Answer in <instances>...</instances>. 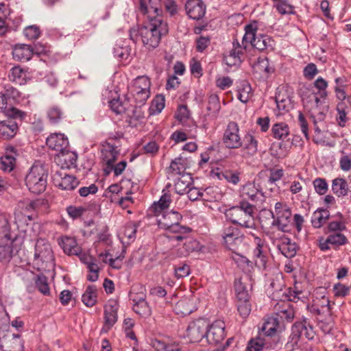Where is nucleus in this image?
Returning a JSON list of instances; mask_svg holds the SVG:
<instances>
[{
  "mask_svg": "<svg viewBox=\"0 0 351 351\" xmlns=\"http://www.w3.org/2000/svg\"><path fill=\"white\" fill-rule=\"evenodd\" d=\"M172 199L168 193H164L158 202H154L150 207L152 212L158 218V226L160 229L167 231L165 236L171 240L182 241L185 239L184 234H188L191 229L181 226L182 219L181 214L177 211H165L169 208Z\"/></svg>",
  "mask_w": 351,
  "mask_h": 351,
  "instance_id": "obj_1",
  "label": "nucleus"
},
{
  "mask_svg": "<svg viewBox=\"0 0 351 351\" xmlns=\"http://www.w3.org/2000/svg\"><path fill=\"white\" fill-rule=\"evenodd\" d=\"M169 28L165 21L156 19L146 21L138 29V35L143 45L148 49L157 47L162 36L167 34Z\"/></svg>",
  "mask_w": 351,
  "mask_h": 351,
  "instance_id": "obj_2",
  "label": "nucleus"
},
{
  "mask_svg": "<svg viewBox=\"0 0 351 351\" xmlns=\"http://www.w3.org/2000/svg\"><path fill=\"white\" fill-rule=\"evenodd\" d=\"M54 256L49 243L43 239L37 240L31 265L38 271H45L53 266Z\"/></svg>",
  "mask_w": 351,
  "mask_h": 351,
  "instance_id": "obj_3",
  "label": "nucleus"
},
{
  "mask_svg": "<svg viewBox=\"0 0 351 351\" xmlns=\"http://www.w3.org/2000/svg\"><path fill=\"white\" fill-rule=\"evenodd\" d=\"M252 213V206L245 201H242L239 206H233L226 210L225 215L226 219L233 223L239 224L246 228L253 229L255 227V223Z\"/></svg>",
  "mask_w": 351,
  "mask_h": 351,
  "instance_id": "obj_4",
  "label": "nucleus"
},
{
  "mask_svg": "<svg viewBox=\"0 0 351 351\" xmlns=\"http://www.w3.org/2000/svg\"><path fill=\"white\" fill-rule=\"evenodd\" d=\"M47 177V171L45 167L36 163L25 177V184L32 193L40 194L46 189Z\"/></svg>",
  "mask_w": 351,
  "mask_h": 351,
  "instance_id": "obj_5",
  "label": "nucleus"
},
{
  "mask_svg": "<svg viewBox=\"0 0 351 351\" xmlns=\"http://www.w3.org/2000/svg\"><path fill=\"white\" fill-rule=\"evenodd\" d=\"M38 205L36 201H22L18 203L14 213V222L19 229L23 230L36 217Z\"/></svg>",
  "mask_w": 351,
  "mask_h": 351,
  "instance_id": "obj_6",
  "label": "nucleus"
},
{
  "mask_svg": "<svg viewBox=\"0 0 351 351\" xmlns=\"http://www.w3.org/2000/svg\"><path fill=\"white\" fill-rule=\"evenodd\" d=\"M245 33L243 37L242 43H249L253 47L259 51L272 48L274 40L267 35H256L257 24L256 23L247 25L245 27Z\"/></svg>",
  "mask_w": 351,
  "mask_h": 351,
  "instance_id": "obj_7",
  "label": "nucleus"
},
{
  "mask_svg": "<svg viewBox=\"0 0 351 351\" xmlns=\"http://www.w3.org/2000/svg\"><path fill=\"white\" fill-rule=\"evenodd\" d=\"M150 80L145 75L138 76L134 79L130 90L136 103L143 104L150 96Z\"/></svg>",
  "mask_w": 351,
  "mask_h": 351,
  "instance_id": "obj_8",
  "label": "nucleus"
},
{
  "mask_svg": "<svg viewBox=\"0 0 351 351\" xmlns=\"http://www.w3.org/2000/svg\"><path fill=\"white\" fill-rule=\"evenodd\" d=\"M7 219L0 215V261L9 260L12 253V241Z\"/></svg>",
  "mask_w": 351,
  "mask_h": 351,
  "instance_id": "obj_9",
  "label": "nucleus"
},
{
  "mask_svg": "<svg viewBox=\"0 0 351 351\" xmlns=\"http://www.w3.org/2000/svg\"><path fill=\"white\" fill-rule=\"evenodd\" d=\"M117 155V151L112 146L110 145V144L104 147L102 149L103 160L106 162L107 165L105 171L107 173L113 171L114 175L117 176L121 175L125 170L127 162L125 161H121L114 165V162L116 160Z\"/></svg>",
  "mask_w": 351,
  "mask_h": 351,
  "instance_id": "obj_10",
  "label": "nucleus"
},
{
  "mask_svg": "<svg viewBox=\"0 0 351 351\" xmlns=\"http://www.w3.org/2000/svg\"><path fill=\"white\" fill-rule=\"evenodd\" d=\"M0 328V350L3 351H23V343L19 335L10 333Z\"/></svg>",
  "mask_w": 351,
  "mask_h": 351,
  "instance_id": "obj_11",
  "label": "nucleus"
},
{
  "mask_svg": "<svg viewBox=\"0 0 351 351\" xmlns=\"http://www.w3.org/2000/svg\"><path fill=\"white\" fill-rule=\"evenodd\" d=\"M247 45H242L237 40L232 47L223 53V61L229 66H239L244 60Z\"/></svg>",
  "mask_w": 351,
  "mask_h": 351,
  "instance_id": "obj_12",
  "label": "nucleus"
},
{
  "mask_svg": "<svg viewBox=\"0 0 351 351\" xmlns=\"http://www.w3.org/2000/svg\"><path fill=\"white\" fill-rule=\"evenodd\" d=\"M223 143L227 148L239 149L243 146V140L237 123L230 122L224 131Z\"/></svg>",
  "mask_w": 351,
  "mask_h": 351,
  "instance_id": "obj_13",
  "label": "nucleus"
},
{
  "mask_svg": "<svg viewBox=\"0 0 351 351\" xmlns=\"http://www.w3.org/2000/svg\"><path fill=\"white\" fill-rule=\"evenodd\" d=\"M271 213L274 218L276 217L273 224L277 226L278 229L282 232L287 231L291 216V212L289 206L285 203L277 202L275 204L274 212Z\"/></svg>",
  "mask_w": 351,
  "mask_h": 351,
  "instance_id": "obj_14",
  "label": "nucleus"
},
{
  "mask_svg": "<svg viewBox=\"0 0 351 351\" xmlns=\"http://www.w3.org/2000/svg\"><path fill=\"white\" fill-rule=\"evenodd\" d=\"M140 11L146 15L147 21H164L160 0H140Z\"/></svg>",
  "mask_w": 351,
  "mask_h": 351,
  "instance_id": "obj_15",
  "label": "nucleus"
},
{
  "mask_svg": "<svg viewBox=\"0 0 351 351\" xmlns=\"http://www.w3.org/2000/svg\"><path fill=\"white\" fill-rule=\"evenodd\" d=\"M226 324L222 320L215 321L206 330V341L210 345H217L225 337Z\"/></svg>",
  "mask_w": 351,
  "mask_h": 351,
  "instance_id": "obj_16",
  "label": "nucleus"
},
{
  "mask_svg": "<svg viewBox=\"0 0 351 351\" xmlns=\"http://www.w3.org/2000/svg\"><path fill=\"white\" fill-rule=\"evenodd\" d=\"M208 323L199 319L189 324L186 329V336L192 343L199 342L205 337Z\"/></svg>",
  "mask_w": 351,
  "mask_h": 351,
  "instance_id": "obj_17",
  "label": "nucleus"
},
{
  "mask_svg": "<svg viewBox=\"0 0 351 351\" xmlns=\"http://www.w3.org/2000/svg\"><path fill=\"white\" fill-rule=\"evenodd\" d=\"M118 309L119 303L115 300H109L104 305V325L102 328L103 330L107 332L117 322Z\"/></svg>",
  "mask_w": 351,
  "mask_h": 351,
  "instance_id": "obj_18",
  "label": "nucleus"
},
{
  "mask_svg": "<svg viewBox=\"0 0 351 351\" xmlns=\"http://www.w3.org/2000/svg\"><path fill=\"white\" fill-rule=\"evenodd\" d=\"M325 289L320 288L313 296L312 311L320 313L330 314V305L328 298L325 295Z\"/></svg>",
  "mask_w": 351,
  "mask_h": 351,
  "instance_id": "obj_19",
  "label": "nucleus"
},
{
  "mask_svg": "<svg viewBox=\"0 0 351 351\" xmlns=\"http://www.w3.org/2000/svg\"><path fill=\"white\" fill-rule=\"evenodd\" d=\"M53 183L63 190H73L79 184L75 177L62 171H56L53 176Z\"/></svg>",
  "mask_w": 351,
  "mask_h": 351,
  "instance_id": "obj_20",
  "label": "nucleus"
},
{
  "mask_svg": "<svg viewBox=\"0 0 351 351\" xmlns=\"http://www.w3.org/2000/svg\"><path fill=\"white\" fill-rule=\"evenodd\" d=\"M301 97L304 106L308 108L309 111L311 112L312 116L314 117L321 102V97L319 94L306 89L305 90H302Z\"/></svg>",
  "mask_w": 351,
  "mask_h": 351,
  "instance_id": "obj_21",
  "label": "nucleus"
},
{
  "mask_svg": "<svg viewBox=\"0 0 351 351\" xmlns=\"http://www.w3.org/2000/svg\"><path fill=\"white\" fill-rule=\"evenodd\" d=\"M47 146L58 152L65 151L69 147L67 137L62 133L51 134L46 140Z\"/></svg>",
  "mask_w": 351,
  "mask_h": 351,
  "instance_id": "obj_22",
  "label": "nucleus"
},
{
  "mask_svg": "<svg viewBox=\"0 0 351 351\" xmlns=\"http://www.w3.org/2000/svg\"><path fill=\"white\" fill-rule=\"evenodd\" d=\"M185 9L189 16L194 20L201 19L206 12V5L201 0H189Z\"/></svg>",
  "mask_w": 351,
  "mask_h": 351,
  "instance_id": "obj_23",
  "label": "nucleus"
},
{
  "mask_svg": "<svg viewBox=\"0 0 351 351\" xmlns=\"http://www.w3.org/2000/svg\"><path fill=\"white\" fill-rule=\"evenodd\" d=\"M222 237L224 245L230 250H232L241 241L239 230L232 226L224 228Z\"/></svg>",
  "mask_w": 351,
  "mask_h": 351,
  "instance_id": "obj_24",
  "label": "nucleus"
},
{
  "mask_svg": "<svg viewBox=\"0 0 351 351\" xmlns=\"http://www.w3.org/2000/svg\"><path fill=\"white\" fill-rule=\"evenodd\" d=\"M243 156L251 157L258 152V138L252 133H247L243 141Z\"/></svg>",
  "mask_w": 351,
  "mask_h": 351,
  "instance_id": "obj_25",
  "label": "nucleus"
},
{
  "mask_svg": "<svg viewBox=\"0 0 351 351\" xmlns=\"http://www.w3.org/2000/svg\"><path fill=\"white\" fill-rule=\"evenodd\" d=\"M282 327L281 326L278 317H269L266 318L264 323L261 328V332L265 336L272 337L277 332L282 330Z\"/></svg>",
  "mask_w": 351,
  "mask_h": 351,
  "instance_id": "obj_26",
  "label": "nucleus"
},
{
  "mask_svg": "<svg viewBox=\"0 0 351 351\" xmlns=\"http://www.w3.org/2000/svg\"><path fill=\"white\" fill-rule=\"evenodd\" d=\"M59 244L64 252L69 255H76L80 257L81 254V247L77 245L75 239L69 237H63L60 241Z\"/></svg>",
  "mask_w": 351,
  "mask_h": 351,
  "instance_id": "obj_27",
  "label": "nucleus"
},
{
  "mask_svg": "<svg viewBox=\"0 0 351 351\" xmlns=\"http://www.w3.org/2000/svg\"><path fill=\"white\" fill-rule=\"evenodd\" d=\"M33 54V48L28 45H16L12 50L14 58L19 61H28L31 59Z\"/></svg>",
  "mask_w": 351,
  "mask_h": 351,
  "instance_id": "obj_28",
  "label": "nucleus"
},
{
  "mask_svg": "<svg viewBox=\"0 0 351 351\" xmlns=\"http://www.w3.org/2000/svg\"><path fill=\"white\" fill-rule=\"evenodd\" d=\"M56 160L62 169H69L75 165L77 156L74 152L65 151L59 152Z\"/></svg>",
  "mask_w": 351,
  "mask_h": 351,
  "instance_id": "obj_29",
  "label": "nucleus"
},
{
  "mask_svg": "<svg viewBox=\"0 0 351 351\" xmlns=\"http://www.w3.org/2000/svg\"><path fill=\"white\" fill-rule=\"evenodd\" d=\"M132 300L134 302L133 310L136 313L143 317L151 315V309L145 300L144 295H135Z\"/></svg>",
  "mask_w": 351,
  "mask_h": 351,
  "instance_id": "obj_30",
  "label": "nucleus"
},
{
  "mask_svg": "<svg viewBox=\"0 0 351 351\" xmlns=\"http://www.w3.org/2000/svg\"><path fill=\"white\" fill-rule=\"evenodd\" d=\"M0 112H3L6 116L14 119H21L24 116L22 111L8 106V97L2 93H0Z\"/></svg>",
  "mask_w": 351,
  "mask_h": 351,
  "instance_id": "obj_31",
  "label": "nucleus"
},
{
  "mask_svg": "<svg viewBox=\"0 0 351 351\" xmlns=\"http://www.w3.org/2000/svg\"><path fill=\"white\" fill-rule=\"evenodd\" d=\"M15 152L14 147L6 149L4 156L0 158V169L3 171L10 172L15 165Z\"/></svg>",
  "mask_w": 351,
  "mask_h": 351,
  "instance_id": "obj_32",
  "label": "nucleus"
},
{
  "mask_svg": "<svg viewBox=\"0 0 351 351\" xmlns=\"http://www.w3.org/2000/svg\"><path fill=\"white\" fill-rule=\"evenodd\" d=\"M254 242L256 245L253 252L255 258V265L260 269H264L266 267L267 258L263 250V242L258 237L254 238Z\"/></svg>",
  "mask_w": 351,
  "mask_h": 351,
  "instance_id": "obj_33",
  "label": "nucleus"
},
{
  "mask_svg": "<svg viewBox=\"0 0 351 351\" xmlns=\"http://www.w3.org/2000/svg\"><path fill=\"white\" fill-rule=\"evenodd\" d=\"M18 129V125L14 120L0 121V136L8 139L14 136Z\"/></svg>",
  "mask_w": 351,
  "mask_h": 351,
  "instance_id": "obj_34",
  "label": "nucleus"
},
{
  "mask_svg": "<svg viewBox=\"0 0 351 351\" xmlns=\"http://www.w3.org/2000/svg\"><path fill=\"white\" fill-rule=\"evenodd\" d=\"M278 249L287 258H292L296 254V246L295 243H291L290 239L287 237H282L280 241L276 243Z\"/></svg>",
  "mask_w": 351,
  "mask_h": 351,
  "instance_id": "obj_35",
  "label": "nucleus"
},
{
  "mask_svg": "<svg viewBox=\"0 0 351 351\" xmlns=\"http://www.w3.org/2000/svg\"><path fill=\"white\" fill-rule=\"evenodd\" d=\"M10 81L17 84L22 85L26 83L27 72L20 66H16L12 68L8 75Z\"/></svg>",
  "mask_w": 351,
  "mask_h": 351,
  "instance_id": "obj_36",
  "label": "nucleus"
},
{
  "mask_svg": "<svg viewBox=\"0 0 351 351\" xmlns=\"http://www.w3.org/2000/svg\"><path fill=\"white\" fill-rule=\"evenodd\" d=\"M97 289L95 285H89L82 296V302L88 307H92L97 303Z\"/></svg>",
  "mask_w": 351,
  "mask_h": 351,
  "instance_id": "obj_37",
  "label": "nucleus"
},
{
  "mask_svg": "<svg viewBox=\"0 0 351 351\" xmlns=\"http://www.w3.org/2000/svg\"><path fill=\"white\" fill-rule=\"evenodd\" d=\"M241 197L243 201L250 199L252 201L256 200L260 192L256 187L254 183L249 182L243 186L241 189Z\"/></svg>",
  "mask_w": 351,
  "mask_h": 351,
  "instance_id": "obj_38",
  "label": "nucleus"
},
{
  "mask_svg": "<svg viewBox=\"0 0 351 351\" xmlns=\"http://www.w3.org/2000/svg\"><path fill=\"white\" fill-rule=\"evenodd\" d=\"M329 217L330 214L327 210L321 209L316 210L314 212L311 219L313 226L315 228H321L326 223Z\"/></svg>",
  "mask_w": 351,
  "mask_h": 351,
  "instance_id": "obj_39",
  "label": "nucleus"
},
{
  "mask_svg": "<svg viewBox=\"0 0 351 351\" xmlns=\"http://www.w3.org/2000/svg\"><path fill=\"white\" fill-rule=\"evenodd\" d=\"M152 344L157 351H182L179 344L176 343H166L155 339Z\"/></svg>",
  "mask_w": 351,
  "mask_h": 351,
  "instance_id": "obj_40",
  "label": "nucleus"
},
{
  "mask_svg": "<svg viewBox=\"0 0 351 351\" xmlns=\"http://www.w3.org/2000/svg\"><path fill=\"white\" fill-rule=\"evenodd\" d=\"M188 167V162L186 158L178 157L175 158L171 162L169 169L174 174H181L185 171Z\"/></svg>",
  "mask_w": 351,
  "mask_h": 351,
  "instance_id": "obj_41",
  "label": "nucleus"
},
{
  "mask_svg": "<svg viewBox=\"0 0 351 351\" xmlns=\"http://www.w3.org/2000/svg\"><path fill=\"white\" fill-rule=\"evenodd\" d=\"M47 115L50 123L57 124L63 118L64 112L60 107L53 106L47 110Z\"/></svg>",
  "mask_w": 351,
  "mask_h": 351,
  "instance_id": "obj_42",
  "label": "nucleus"
},
{
  "mask_svg": "<svg viewBox=\"0 0 351 351\" xmlns=\"http://www.w3.org/2000/svg\"><path fill=\"white\" fill-rule=\"evenodd\" d=\"M332 190L339 197L344 196L348 191L347 182L342 178H336L332 181Z\"/></svg>",
  "mask_w": 351,
  "mask_h": 351,
  "instance_id": "obj_43",
  "label": "nucleus"
},
{
  "mask_svg": "<svg viewBox=\"0 0 351 351\" xmlns=\"http://www.w3.org/2000/svg\"><path fill=\"white\" fill-rule=\"evenodd\" d=\"M165 106V97L162 95H156L152 100L149 108L150 114H156L161 112Z\"/></svg>",
  "mask_w": 351,
  "mask_h": 351,
  "instance_id": "obj_44",
  "label": "nucleus"
},
{
  "mask_svg": "<svg viewBox=\"0 0 351 351\" xmlns=\"http://www.w3.org/2000/svg\"><path fill=\"white\" fill-rule=\"evenodd\" d=\"M272 132L276 138L282 139L289 134V127L286 123H276L272 127Z\"/></svg>",
  "mask_w": 351,
  "mask_h": 351,
  "instance_id": "obj_45",
  "label": "nucleus"
},
{
  "mask_svg": "<svg viewBox=\"0 0 351 351\" xmlns=\"http://www.w3.org/2000/svg\"><path fill=\"white\" fill-rule=\"evenodd\" d=\"M252 95V88L247 82H243L238 90V99L243 103H247Z\"/></svg>",
  "mask_w": 351,
  "mask_h": 351,
  "instance_id": "obj_46",
  "label": "nucleus"
},
{
  "mask_svg": "<svg viewBox=\"0 0 351 351\" xmlns=\"http://www.w3.org/2000/svg\"><path fill=\"white\" fill-rule=\"evenodd\" d=\"M220 180L225 179L230 183L237 184L240 181L239 173L234 171L226 170L218 173Z\"/></svg>",
  "mask_w": 351,
  "mask_h": 351,
  "instance_id": "obj_47",
  "label": "nucleus"
},
{
  "mask_svg": "<svg viewBox=\"0 0 351 351\" xmlns=\"http://www.w3.org/2000/svg\"><path fill=\"white\" fill-rule=\"evenodd\" d=\"M35 283L36 288L41 293L45 295H49L50 289L47 282V278L45 276H38Z\"/></svg>",
  "mask_w": 351,
  "mask_h": 351,
  "instance_id": "obj_48",
  "label": "nucleus"
},
{
  "mask_svg": "<svg viewBox=\"0 0 351 351\" xmlns=\"http://www.w3.org/2000/svg\"><path fill=\"white\" fill-rule=\"evenodd\" d=\"M220 197V195L214 187H208L202 190V199L206 202H214Z\"/></svg>",
  "mask_w": 351,
  "mask_h": 351,
  "instance_id": "obj_49",
  "label": "nucleus"
},
{
  "mask_svg": "<svg viewBox=\"0 0 351 351\" xmlns=\"http://www.w3.org/2000/svg\"><path fill=\"white\" fill-rule=\"evenodd\" d=\"M235 290L237 293V302H250V295L247 289L241 284L236 285Z\"/></svg>",
  "mask_w": 351,
  "mask_h": 351,
  "instance_id": "obj_50",
  "label": "nucleus"
},
{
  "mask_svg": "<svg viewBox=\"0 0 351 351\" xmlns=\"http://www.w3.org/2000/svg\"><path fill=\"white\" fill-rule=\"evenodd\" d=\"M276 103L280 111H287L291 107V100L288 97L278 94L276 96Z\"/></svg>",
  "mask_w": 351,
  "mask_h": 351,
  "instance_id": "obj_51",
  "label": "nucleus"
},
{
  "mask_svg": "<svg viewBox=\"0 0 351 351\" xmlns=\"http://www.w3.org/2000/svg\"><path fill=\"white\" fill-rule=\"evenodd\" d=\"M184 177L178 179L175 183V190L179 194H184L191 186V178L189 176V182L184 180Z\"/></svg>",
  "mask_w": 351,
  "mask_h": 351,
  "instance_id": "obj_52",
  "label": "nucleus"
},
{
  "mask_svg": "<svg viewBox=\"0 0 351 351\" xmlns=\"http://www.w3.org/2000/svg\"><path fill=\"white\" fill-rule=\"evenodd\" d=\"M220 109L219 98L217 95L213 94L210 95L208 101L207 110L210 113H216Z\"/></svg>",
  "mask_w": 351,
  "mask_h": 351,
  "instance_id": "obj_53",
  "label": "nucleus"
},
{
  "mask_svg": "<svg viewBox=\"0 0 351 351\" xmlns=\"http://www.w3.org/2000/svg\"><path fill=\"white\" fill-rule=\"evenodd\" d=\"M315 191L319 195H324L328 191V184L324 178H316L313 181Z\"/></svg>",
  "mask_w": 351,
  "mask_h": 351,
  "instance_id": "obj_54",
  "label": "nucleus"
},
{
  "mask_svg": "<svg viewBox=\"0 0 351 351\" xmlns=\"http://www.w3.org/2000/svg\"><path fill=\"white\" fill-rule=\"evenodd\" d=\"M347 238L345 235L341 233L331 234L328 237V241L331 245H342L347 243Z\"/></svg>",
  "mask_w": 351,
  "mask_h": 351,
  "instance_id": "obj_55",
  "label": "nucleus"
},
{
  "mask_svg": "<svg viewBox=\"0 0 351 351\" xmlns=\"http://www.w3.org/2000/svg\"><path fill=\"white\" fill-rule=\"evenodd\" d=\"M314 86L318 89L317 93L319 97L321 98H325L327 95V92L326 91V88L328 86L327 82L322 77H319L315 81Z\"/></svg>",
  "mask_w": 351,
  "mask_h": 351,
  "instance_id": "obj_56",
  "label": "nucleus"
},
{
  "mask_svg": "<svg viewBox=\"0 0 351 351\" xmlns=\"http://www.w3.org/2000/svg\"><path fill=\"white\" fill-rule=\"evenodd\" d=\"M252 305L250 302H237V310L240 315L245 318L251 312Z\"/></svg>",
  "mask_w": 351,
  "mask_h": 351,
  "instance_id": "obj_57",
  "label": "nucleus"
},
{
  "mask_svg": "<svg viewBox=\"0 0 351 351\" xmlns=\"http://www.w3.org/2000/svg\"><path fill=\"white\" fill-rule=\"evenodd\" d=\"M177 313L182 315H188L192 312V309L189 306V301L186 300H180L176 305Z\"/></svg>",
  "mask_w": 351,
  "mask_h": 351,
  "instance_id": "obj_58",
  "label": "nucleus"
},
{
  "mask_svg": "<svg viewBox=\"0 0 351 351\" xmlns=\"http://www.w3.org/2000/svg\"><path fill=\"white\" fill-rule=\"evenodd\" d=\"M25 36L29 40L37 39L40 34L39 28L36 25H30L24 29Z\"/></svg>",
  "mask_w": 351,
  "mask_h": 351,
  "instance_id": "obj_59",
  "label": "nucleus"
},
{
  "mask_svg": "<svg viewBox=\"0 0 351 351\" xmlns=\"http://www.w3.org/2000/svg\"><path fill=\"white\" fill-rule=\"evenodd\" d=\"M264 346L263 340L259 337L256 339H251L247 347V351H260Z\"/></svg>",
  "mask_w": 351,
  "mask_h": 351,
  "instance_id": "obj_60",
  "label": "nucleus"
},
{
  "mask_svg": "<svg viewBox=\"0 0 351 351\" xmlns=\"http://www.w3.org/2000/svg\"><path fill=\"white\" fill-rule=\"evenodd\" d=\"M189 117V111L186 106L182 105L178 107L176 117L179 121L184 123Z\"/></svg>",
  "mask_w": 351,
  "mask_h": 351,
  "instance_id": "obj_61",
  "label": "nucleus"
},
{
  "mask_svg": "<svg viewBox=\"0 0 351 351\" xmlns=\"http://www.w3.org/2000/svg\"><path fill=\"white\" fill-rule=\"evenodd\" d=\"M175 276L178 278H184L190 274V267L186 263H182L175 267Z\"/></svg>",
  "mask_w": 351,
  "mask_h": 351,
  "instance_id": "obj_62",
  "label": "nucleus"
},
{
  "mask_svg": "<svg viewBox=\"0 0 351 351\" xmlns=\"http://www.w3.org/2000/svg\"><path fill=\"white\" fill-rule=\"evenodd\" d=\"M271 154L278 158H285L287 153V150L282 148V143L273 144L271 147Z\"/></svg>",
  "mask_w": 351,
  "mask_h": 351,
  "instance_id": "obj_63",
  "label": "nucleus"
},
{
  "mask_svg": "<svg viewBox=\"0 0 351 351\" xmlns=\"http://www.w3.org/2000/svg\"><path fill=\"white\" fill-rule=\"evenodd\" d=\"M350 288L343 284H336L333 287V292L337 297H345L348 295Z\"/></svg>",
  "mask_w": 351,
  "mask_h": 351,
  "instance_id": "obj_64",
  "label": "nucleus"
}]
</instances>
